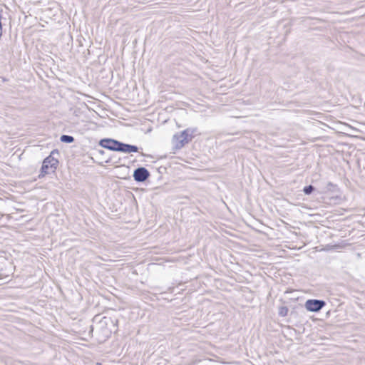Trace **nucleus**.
Returning <instances> with one entry per match:
<instances>
[{
  "label": "nucleus",
  "mask_w": 365,
  "mask_h": 365,
  "mask_svg": "<svg viewBox=\"0 0 365 365\" xmlns=\"http://www.w3.org/2000/svg\"><path fill=\"white\" fill-rule=\"evenodd\" d=\"M195 132V130L194 128H190L174 134L171 140L173 149H181L186 144L189 143L193 138Z\"/></svg>",
  "instance_id": "obj_1"
},
{
  "label": "nucleus",
  "mask_w": 365,
  "mask_h": 365,
  "mask_svg": "<svg viewBox=\"0 0 365 365\" xmlns=\"http://www.w3.org/2000/svg\"><path fill=\"white\" fill-rule=\"evenodd\" d=\"M58 160L52 157H47L43 162L39 178H43L49 174L51 172H54L58 165Z\"/></svg>",
  "instance_id": "obj_2"
},
{
  "label": "nucleus",
  "mask_w": 365,
  "mask_h": 365,
  "mask_svg": "<svg viewBox=\"0 0 365 365\" xmlns=\"http://www.w3.org/2000/svg\"><path fill=\"white\" fill-rule=\"evenodd\" d=\"M324 305H325V302L322 300L308 299L306 301V302L304 304V307L309 312H317Z\"/></svg>",
  "instance_id": "obj_3"
},
{
  "label": "nucleus",
  "mask_w": 365,
  "mask_h": 365,
  "mask_svg": "<svg viewBox=\"0 0 365 365\" xmlns=\"http://www.w3.org/2000/svg\"><path fill=\"white\" fill-rule=\"evenodd\" d=\"M148 176L149 173L144 168H138L133 173L134 179L138 182L145 181L148 178Z\"/></svg>",
  "instance_id": "obj_4"
},
{
  "label": "nucleus",
  "mask_w": 365,
  "mask_h": 365,
  "mask_svg": "<svg viewBox=\"0 0 365 365\" xmlns=\"http://www.w3.org/2000/svg\"><path fill=\"white\" fill-rule=\"evenodd\" d=\"M118 151H120L125 153H136L138 149L136 146L120 143L119 144V147Z\"/></svg>",
  "instance_id": "obj_5"
},
{
  "label": "nucleus",
  "mask_w": 365,
  "mask_h": 365,
  "mask_svg": "<svg viewBox=\"0 0 365 365\" xmlns=\"http://www.w3.org/2000/svg\"><path fill=\"white\" fill-rule=\"evenodd\" d=\"M120 143L113 140H103L102 145L105 148H107L112 150L118 151Z\"/></svg>",
  "instance_id": "obj_6"
},
{
  "label": "nucleus",
  "mask_w": 365,
  "mask_h": 365,
  "mask_svg": "<svg viewBox=\"0 0 365 365\" xmlns=\"http://www.w3.org/2000/svg\"><path fill=\"white\" fill-rule=\"evenodd\" d=\"M61 140L63 143H71L73 141V138L72 136L63 135L61 137Z\"/></svg>",
  "instance_id": "obj_7"
},
{
  "label": "nucleus",
  "mask_w": 365,
  "mask_h": 365,
  "mask_svg": "<svg viewBox=\"0 0 365 365\" xmlns=\"http://www.w3.org/2000/svg\"><path fill=\"white\" fill-rule=\"evenodd\" d=\"M313 190V187L312 186H308V187H306L304 189V192L306 193V194H310L312 192V191Z\"/></svg>",
  "instance_id": "obj_8"
},
{
  "label": "nucleus",
  "mask_w": 365,
  "mask_h": 365,
  "mask_svg": "<svg viewBox=\"0 0 365 365\" xmlns=\"http://www.w3.org/2000/svg\"><path fill=\"white\" fill-rule=\"evenodd\" d=\"M337 125H341V127H347V128H350V129H351V130H356V129L354 128L353 127H351V126H350V125H347V124H346V123H341V122H339V123H337Z\"/></svg>",
  "instance_id": "obj_9"
},
{
  "label": "nucleus",
  "mask_w": 365,
  "mask_h": 365,
  "mask_svg": "<svg viewBox=\"0 0 365 365\" xmlns=\"http://www.w3.org/2000/svg\"><path fill=\"white\" fill-rule=\"evenodd\" d=\"M286 313H287L286 309H282V311L280 312L281 314H286Z\"/></svg>",
  "instance_id": "obj_10"
},
{
  "label": "nucleus",
  "mask_w": 365,
  "mask_h": 365,
  "mask_svg": "<svg viewBox=\"0 0 365 365\" xmlns=\"http://www.w3.org/2000/svg\"><path fill=\"white\" fill-rule=\"evenodd\" d=\"M349 137H352V138H358V136H357V135H349Z\"/></svg>",
  "instance_id": "obj_11"
}]
</instances>
